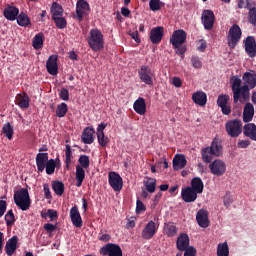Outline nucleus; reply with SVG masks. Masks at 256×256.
<instances>
[{"instance_id":"f257e3e1","label":"nucleus","mask_w":256,"mask_h":256,"mask_svg":"<svg viewBox=\"0 0 256 256\" xmlns=\"http://www.w3.org/2000/svg\"><path fill=\"white\" fill-rule=\"evenodd\" d=\"M200 153L204 163H211L215 157H221V155H223V145H221V140H219V138H214L211 145L203 147Z\"/></svg>"},{"instance_id":"f03ea898","label":"nucleus","mask_w":256,"mask_h":256,"mask_svg":"<svg viewBox=\"0 0 256 256\" xmlns=\"http://www.w3.org/2000/svg\"><path fill=\"white\" fill-rule=\"evenodd\" d=\"M232 93L234 103H246L251 99V92H249V86H241V79L235 77L232 83Z\"/></svg>"},{"instance_id":"7ed1b4c3","label":"nucleus","mask_w":256,"mask_h":256,"mask_svg":"<svg viewBox=\"0 0 256 256\" xmlns=\"http://www.w3.org/2000/svg\"><path fill=\"white\" fill-rule=\"evenodd\" d=\"M187 41V32L183 29L175 30L170 37V43L175 50L176 55L183 57L187 51V47L183 44Z\"/></svg>"},{"instance_id":"20e7f679","label":"nucleus","mask_w":256,"mask_h":256,"mask_svg":"<svg viewBox=\"0 0 256 256\" xmlns=\"http://www.w3.org/2000/svg\"><path fill=\"white\" fill-rule=\"evenodd\" d=\"M14 203L21 211H29L31 207V197L29 196V190L21 188L14 192Z\"/></svg>"},{"instance_id":"39448f33","label":"nucleus","mask_w":256,"mask_h":256,"mask_svg":"<svg viewBox=\"0 0 256 256\" xmlns=\"http://www.w3.org/2000/svg\"><path fill=\"white\" fill-rule=\"evenodd\" d=\"M79 165L76 166V186L81 187L83 185V181H85V169H89V165L91 164L89 160V156L80 155L78 159Z\"/></svg>"},{"instance_id":"423d86ee","label":"nucleus","mask_w":256,"mask_h":256,"mask_svg":"<svg viewBox=\"0 0 256 256\" xmlns=\"http://www.w3.org/2000/svg\"><path fill=\"white\" fill-rule=\"evenodd\" d=\"M88 45L92 51H101L105 47V40L103 39V33L99 29L90 30L88 36Z\"/></svg>"},{"instance_id":"0eeeda50","label":"nucleus","mask_w":256,"mask_h":256,"mask_svg":"<svg viewBox=\"0 0 256 256\" xmlns=\"http://www.w3.org/2000/svg\"><path fill=\"white\" fill-rule=\"evenodd\" d=\"M225 128L229 137L237 138L243 133V122L238 119L230 120L226 122Z\"/></svg>"},{"instance_id":"6e6552de","label":"nucleus","mask_w":256,"mask_h":256,"mask_svg":"<svg viewBox=\"0 0 256 256\" xmlns=\"http://www.w3.org/2000/svg\"><path fill=\"white\" fill-rule=\"evenodd\" d=\"M241 35V27H239L237 24L232 25L229 29L227 37L228 47L235 49V47H237V43L241 41Z\"/></svg>"},{"instance_id":"1a4fd4ad","label":"nucleus","mask_w":256,"mask_h":256,"mask_svg":"<svg viewBox=\"0 0 256 256\" xmlns=\"http://www.w3.org/2000/svg\"><path fill=\"white\" fill-rule=\"evenodd\" d=\"M139 79L145 85H153V77H155V72L149 65H142L138 69Z\"/></svg>"},{"instance_id":"9d476101","label":"nucleus","mask_w":256,"mask_h":256,"mask_svg":"<svg viewBox=\"0 0 256 256\" xmlns=\"http://www.w3.org/2000/svg\"><path fill=\"white\" fill-rule=\"evenodd\" d=\"M100 254L104 256H123V250L120 245L108 243L100 249Z\"/></svg>"},{"instance_id":"9b49d317","label":"nucleus","mask_w":256,"mask_h":256,"mask_svg":"<svg viewBox=\"0 0 256 256\" xmlns=\"http://www.w3.org/2000/svg\"><path fill=\"white\" fill-rule=\"evenodd\" d=\"M209 169L212 175H215L216 177H223V175H225V171H227V164L222 160L217 159L210 162Z\"/></svg>"},{"instance_id":"f8f14e48","label":"nucleus","mask_w":256,"mask_h":256,"mask_svg":"<svg viewBox=\"0 0 256 256\" xmlns=\"http://www.w3.org/2000/svg\"><path fill=\"white\" fill-rule=\"evenodd\" d=\"M108 183L113 191H121L123 189V178L117 172H109Z\"/></svg>"},{"instance_id":"ddd939ff","label":"nucleus","mask_w":256,"mask_h":256,"mask_svg":"<svg viewBox=\"0 0 256 256\" xmlns=\"http://www.w3.org/2000/svg\"><path fill=\"white\" fill-rule=\"evenodd\" d=\"M202 23L204 25V28L207 31H211L213 29V25H215V14L213 13L212 10H204L202 12Z\"/></svg>"},{"instance_id":"4468645a","label":"nucleus","mask_w":256,"mask_h":256,"mask_svg":"<svg viewBox=\"0 0 256 256\" xmlns=\"http://www.w3.org/2000/svg\"><path fill=\"white\" fill-rule=\"evenodd\" d=\"M158 229L159 227H157V224H155L153 220H150L142 230V238L146 239V241H149V239H153Z\"/></svg>"},{"instance_id":"2eb2a0df","label":"nucleus","mask_w":256,"mask_h":256,"mask_svg":"<svg viewBox=\"0 0 256 256\" xmlns=\"http://www.w3.org/2000/svg\"><path fill=\"white\" fill-rule=\"evenodd\" d=\"M244 48H245V53L250 57L251 59L256 57V41L255 37L253 36H248L244 40Z\"/></svg>"},{"instance_id":"dca6fc26","label":"nucleus","mask_w":256,"mask_h":256,"mask_svg":"<svg viewBox=\"0 0 256 256\" xmlns=\"http://www.w3.org/2000/svg\"><path fill=\"white\" fill-rule=\"evenodd\" d=\"M89 3L85 0H78L76 3V17L78 21H83V17L89 14Z\"/></svg>"},{"instance_id":"f3484780","label":"nucleus","mask_w":256,"mask_h":256,"mask_svg":"<svg viewBox=\"0 0 256 256\" xmlns=\"http://www.w3.org/2000/svg\"><path fill=\"white\" fill-rule=\"evenodd\" d=\"M244 87H248L249 91L256 88V73L255 71L245 72L242 76Z\"/></svg>"},{"instance_id":"a211bd4d","label":"nucleus","mask_w":256,"mask_h":256,"mask_svg":"<svg viewBox=\"0 0 256 256\" xmlns=\"http://www.w3.org/2000/svg\"><path fill=\"white\" fill-rule=\"evenodd\" d=\"M164 33H165V30L161 26L153 28L150 31V41H151V43L153 45H159V42L162 41V39H163Z\"/></svg>"},{"instance_id":"6ab92c4d","label":"nucleus","mask_w":256,"mask_h":256,"mask_svg":"<svg viewBox=\"0 0 256 256\" xmlns=\"http://www.w3.org/2000/svg\"><path fill=\"white\" fill-rule=\"evenodd\" d=\"M70 219L74 227H83V219L81 218V213H79V208L77 206H73L70 209Z\"/></svg>"},{"instance_id":"aec40b11","label":"nucleus","mask_w":256,"mask_h":256,"mask_svg":"<svg viewBox=\"0 0 256 256\" xmlns=\"http://www.w3.org/2000/svg\"><path fill=\"white\" fill-rule=\"evenodd\" d=\"M196 221L200 227L207 229L209 227V212L204 209H200L196 215Z\"/></svg>"},{"instance_id":"412c9836","label":"nucleus","mask_w":256,"mask_h":256,"mask_svg":"<svg viewBox=\"0 0 256 256\" xmlns=\"http://www.w3.org/2000/svg\"><path fill=\"white\" fill-rule=\"evenodd\" d=\"M181 198L185 203H194V201H197V192L191 187H186L181 191Z\"/></svg>"},{"instance_id":"4be33fe9","label":"nucleus","mask_w":256,"mask_h":256,"mask_svg":"<svg viewBox=\"0 0 256 256\" xmlns=\"http://www.w3.org/2000/svg\"><path fill=\"white\" fill-rule=\"evenodd\" d=\"M46 69L49 75H57L59 73V67L57 66V56L51 55L49 56L46 62Z\"/></svg>"},{"instance_id":"5701e85b","label":"nucleus","mask_w":256,"mask_h":256,"mask_svg":"<svg viewBox=\"0 0 256 256\" xmlns=\"http://www.w3.org/2000/svg\"><path fill=\"white\" fill-rule=\"evenodd\" d=\"M3 15L7 21H15L19 15V8L7 5L3 11Z\"/></svg>"},{"instance_id":"b1692460","label":"nucleus","mask_w":256,"mask_h":256,"mask_svg":"<svg viewBox=\"0 0 256 256\" xmlns=\"http://www.w3.org/2000/svg\"><path fill=\"white\" fill-rule=\"evenodd\" d=\"M47 161H49L48 153H38L36 155V165H37L38 173H43V171H45V166L47 165Z\"/></svg>"},{"instance_id":"393cba45","label":"nucleus","mask_w":256,"mask_h":256,"mask_svg":"<svg viewBox=\"0 0 256 256\" xmlns=\"http://www.w3.org/2000/svg\"><path fill=\"white\" fill-rule=\"evenodd\" d=\"M189 243V235L182 233L177 238L176 247L178 251H187V248H189Z\"/></svg>"},{"instance_id":"a878e982","label":"nucleus","mask_w":256,"mask_h":256,"mask_svg":"<svg viewBox=\"0 0 256 256\" xmlns=\"http://www.w3.org/2000/svg\"><path fill=\"white\" fill-rule=\"evenodd\" d=\"M253 115H255V107L248 102L244 106L243 110V121L244 123H251L253 121Z\"/></svg>"},{"instance_id":"bb28decb","label":"nucleus","mask_w":256,"mask_h":256,"mask_svg":"<svg viewBox=\"0 0 256 256\" xmlns=\"http://www.w3.org/2000/svg\"><path fill=\"white\" fill-rule=\"evenodd\" d=\"M192 101L195 105L205 107L207 105V94L203 91H197L192 94Z\"/></svg>"},{"instance_id":"cd10ccee","label":"nucleus","mask_w":256,"mask_h":256,"mask_svg":"<svg viewBox=\"0 0 256 256\" xmlns=\"http://www.w3.org/2000/svg\"><path fill=\"white\" fill-rule=\"evenodd\" d=\"M244 137H248L251 141H256V125L255 123L245 124L243 127Z\"/></svg>"},{"instance_id":"c85d7f7f","label":"nucleus","mask_w":256,"mask_h":256,"mask_svg":"<svg viewBox=\"0 0 256 256\" xmlns=\"http://www.w3.org/2000/svg\"><path fill=\"white\" fill-rule=\"evenodd\" d=\"M133 109L138 115H145L147 113V104L145 98L139 97L133 104Z\"/></svg>"},{"instance_id":"c756f323","label":"nucleus","mask_w":256,"mask_h":256,"mask_svg":"<svg viewBox=\"0 0 256 256\" xmlns=\"http://www.w3.org/2000/svg\"><path fill=\"white\" fill-rule=\"evenodd\" d=\"M187 165V158H185V155L178 154L173 158V169L174 171H179L181 169H184V167Z\"/></svg>"},{"instance_id":"7c9ffc66","label":"nucleus","mask_w":256,"mask_h":256,"mask_svg":"<svg viewBox=\"0 0 256 256\" xmlns=\"http://www.w3.org/2000/svg\"><path fill=\"white\" fill-rule=\"evenodd\" d=\"M31 100L29 99V95L27 93H19L16 95V105L20 107V109H29V102Z\"/></svg>"},{"instance_id":"2f4dec72","label":"nucleus","mask_w":256,"mask_h":256,"mask_svg":"<svg viewBox=\"0 0 256 256\" xmlns=\"http://www.w3.org/2000/svg\"><path fill=\"white\" fill-rule=\"evenodd\" d=\"M19 238L17 236H13L6 242L5 251L8 256H13V253L17 251V242Z\"/></svg>"},{"instance_id":"473e14b6","label":"nucleus","mask_w":256,"mask_h":256,"mask_svg":"<svg viewBox=\"0 0 256 256\" xmlns=\"http://www.w3.org/2000/svg\"><path fill=\"white\" fill-rule=\"evenodd\" d=\"M93 135H95V129L91 127H87L82 132V142L85 143V145H91L93 143Z\"/></svg>"},{"instance_id":"72a5a7b5","label":"nucleus","mask_w":256,"mask_h":256,"mask_svg":"<svg viewBox=\"0 0 256 256\" xmlns=\"http://www.w3.org/2000/svg\"><path fill=\"white\" fill-rule=\"evenodd\" d=\"M16 21L20 27H29V25H31V18L24 12L18 14Z\"/></svg>"},{"instance_id":"f704fd0d","label":"nucleus","mask_w":256,"mask_h":256,"mask_svg":"<svg viewBox=\"0 0 256 256\" xmlns=\"http://www.w3.org/2000/svg\"><path fill=\"white\" fill-rule=\"evenodd\" d=\"M203 180L199 177H195L191 180V189H193L196 193H203L204 189Z\"/></svg>"},{"instance_id":"c9c22d12","label":"nucleus","mask_w":256,"mask_h":256,"mask_svg":"<svg viewBox=\"0 0 256 256\" xmlns=\"http://www.w3.org/2000/svg\"><path fill=\"white\" fill-rule=\"evenodd\" d=\"M51 15L52 19H55L57 17H63V7H61L59 3L53 2L51 6Z\"/></svg>"},{"instance_id":"e433bc0d","label":"nucleus","mask_w":256,"mask_h":256,"mask_svg":"<svg viewBox=\"0 0 256 256\" xmlns=\"http://www.w3.org/2000/svg\"><path fill=\"white\" fill-rule=\"evenodd\" d=\"M52 189L54 193L58 195V197H61V195L65 193V184H63V182L61 181L56 180L52 183Z\"/></svg>"},{"instance_id":"4c0bfd02","label":"nucleus","mask_w":256,"mask_h":256,"mask_svg":"<svg viewBox=\"0 0 256 256\" xmlns=\"http://www.w3.org/2000/svg\"><path fill=\"white\" fill-rule=\"evenodd\" d=\"M164 233L167 237H175V235H177V226L173 223L165 224Z\"/></svg>"},{"instance_id":"58836bf2","label":"nucleus","mask_w":256,"mask_h":256,"mask_svg":"<svg viewBox=\"0 0 256 256\" xmlns=\"http://www.w3.org/2000/svg\"><path fill=\"white\" fill-rule=\"evenodd\" d=\"M32 47L36 50L43 49V33H38L34 36Z\"/></svg>"},{"instance_id":"ea45409f","label":"nucleus","mask_w":256,"mask_h":256,"mask_svg":"<svg viewBox=\"0 0 256 256\" xmlns=\"http://www.w3.org/2000/svg\"><path fill=\"white\" fill-rule=\"evenodd\" d=\"M67 111H69V107L67 106V103L62 102L61 104H58L56 108V117H59V118L65 117V115H67Z\"/></svg>"},{"instance_id":"a19ab883","label":"nucleus","mask_w":256,"mask_h":256,"mask_svg":"<svg viewBox=\"0 0 256 256\" xmlns=\"http://www.w3.org/2000/svg\"><path fill=\"white\" fill-rule=\"evenodd\" d=\"M144 185L148 193H155V187H157V179L147 178V181H144Z\"/></svg>"},{"instance_id":"79ce46f5","label":"nucleus","mask_w":256,"mask_h":256,"mask_svg":"<svg viewBox=\"0 0 256 256\" xmlns=\"http://www.w3.org/2000/svg\"><path fill=\"white\" fill-rule=\"evenodd\" d=\"M66 150H65V169H69V167H71V163H72V155L73 152L71 150V146L66 144Z\"/></svg>"},{"instance_id":"37998d69","label":"nucleus","mask_w":256,"mask_h":256,"mask_svg":"<svg viewBox=\"0 0 256 256\" xmlns=\"http://www.w3.org/2000/svg\"><path fill=\"white\" fill-rule=\"evenodd\" d=\"M217 256H229V245L227 242L218 244Z\"/></svg>"},{"instance_id":"c03bdc74","label":"nucleus","mask_w":256,"mask_h":256,"mask_svg":"<svg viewBox=\"0 0 256 256\" xmlns=\"http://www.w3.org/2000/svg\"><path fill=\"white\" fill-rule=\"evenodd\" d=\"M2 133H4L5 137H7V139L11 140L13 139V126H11V123H5L2 127Z\"/></svg>"},{"instance_id":"a18cd8bd","label":"nucleus","mask_w":256,"mask_h":256,"mask_svg":"<svg viewBox=\"0 0 256 256\" xmlns=\"http://www.w3.org/2000/svg\"><path fill=\"white\" fill-rule=\"evenodd\" d=\"M52 21H54L56 27L58 29H66L67 28V19L63 16H58L56 18H52Z\"/></svg>"},{"instance_id":"49530a36","label":"nucleus","mask_w":256,"mask_h":256,"mask_svg":"<svg viewBox=\"0 0 256 256\" xmlns=\"http://www.w3.org/2000/svg\"><path fill=\"white\" fill-rule=\"evenodd\" d=\"M56 167H57V163L55 162L54 159L48 160L45 166L47 175H53V173H55Z\"/></svg>"},{"instance_id":"de8ad7c7","label":"nucleus","mask_w":256,"mask_h":256,"mask_svg":"<svg viewBox=\"0 0 256 256\" xmlns=\"http://www.w3.org/2000/svg\"><path fill=\"white\" fill-rule=\"evenodd\" d=\"M4 219H5L7 227H13V225H15V214H13V210H9L5 214Z\"/></svg>"},{"instance_id":"09e8293b","label":"nucleus","mask_w":256,"mask_h":256,"mask_svg":"<svg viewBox=\"0 0 256 256\" xmlns=\"http://www.w3.org/2000/svg\"><path fill=\"white\" fill-rule=\"evenodd\" d=\"M97 139L100 147H103L105 149V147H107V144L109 143V137L105 136V133L97 134Z\"/></svg>"},{"instance_id":"8fccbe9b","label":"nucleus","mask_w":256,"mask_h":256,"mask_svg":"<svg viewBox=\"0 0 256 256\" xmlns=\"http://www.w3.org/2000/svg\"><path fill=\"white\" fill-rule=\"evenodd\" d=\"M227 103H229V95L221 94L218 96V99H217L218 107H223V106L227 105Z\"/></svg>"},{"instance_id":"3c124183","label":"nucleus","mask_w":256,"mask_h":256,"mask_svg":"<svg viewBox=\"0 0 256 256\" xmlns=\"http://www.w3.org/2000/svg\"><path fill=\"white\" fill-rule=\"evenodd\" d=\"M223 203L224 207H226V209H229L231 203H233V195H231V192H226V194L224 195Z\"/></svg>"},{"instance_id":"603ef678","label":"nucleus","mask_w":256,"mask_h":256,"mask_svg":"<svg viewBox=\"0 0 256 256\" xmlns=\"http://www.w3.org/2000/svg\"><path fill=\"white\" fill-rule=\"evenodd\" d=\"M191 63L194 69H201V67H203V62H201L199 56H192Z\"/></svg>"},{"instance_id":"864d4df0","label":"nucleus","mask_w":256,"mask_h":256,"mask_svg":"<svg viewBox=\"0 0 256 256\" xmlns=\"http://www.w3.org/2000/svg\"><path fill=\"white\" fill-rule=\"evenodd\" d=\"M149 7H150V11H159V9H161V1L150 0Z\"/></svg>"},{"instance_id":"5fc2aeb1","label":"nucleus","mask_w":256,"mask_h":256,"mask_svg":"<svg viewBox=\"0 0 256 256\" xmlns=\"http://www.w3.org/2000/svg\"><path fill=\"white\" fill-rule=\"evenodd\" d=\"M144 211H147V207H145V204H143V202L140 199H138L136 201V213H144Z\"/></svg>"},{"instance_id":"6e6d98bb","label":"nucleus","mask_w":256,"mask_h":256,"mask_svg":"<svg viewBox=\"0 0 256 256\" xmlns=\"http://www.w3.org/2000/svg\"><path fill=\"white\" fill-rule=\"evenodd\" d=\"M59 97L62 101H69V90H67V88H62L60 90Z\"/></svg>"},{"instance_id":"4d7b16f0","label":"nucleus","mask_w":256,"mask_h":256,"mask_svg":"<svg viewBox=\"0 0 256 256\" xmlns=\"http://www.w3.org/2000/svg\"><path fill=\"white\" fill-rule=\"evenodd\" d=\"M197 255V249H195L193 246H188L186 250H184V256H195Z\"/></svg>"},{"instance_id":"13d9d810","label":"nucleus","mask_w":256,"mask_h":256,"mask_svg":"<svg viewBox=\"0 0 256 256\" xmlns=\"http://www.w3.org/2000/svg\"><path fill=\"white\" fill-rule=\"evenodd\" d=\"M251 145V141L249 140H239L237 143L238 149H247Z\"/></svg>"},{"instance_id":"bf43d9fd","label":"nucleus","mask_w":256,"mask_h":256,"mask_svg":"<svg viewBox=\"0 0 256 256\" xmlns=\"http://www.w3.org/2000/svg\"><path fill=\"white\" fill-rule=\"evenodd\" d=\"M46 215L50 218V221H55L58 217L57 210L53 209H48Z\"/></svg>"},{"instance_id":"052dcab7","label":"nucleus","mask_w":256,"mask_h":256,"mask_svg":"<svg viewBox=\"0 0 256 256\" xmlns=\"http://www.w3.org/2000/svg\"><path fill=\"white\" fill-rule=\"evenodd\" d=\"M44 229L47 231V233H53V231H57V225L46 223L44 225Z\"/></svg>"},{"instance_id":"680f3d73","label":"nucleus","mask_w":256,"mask_h":256,"mask_svg":"<svg viewBox=\"0 0 256 256\" xmlns=\"http://www.w3.org/2000/svg\"><path fill=\"white\" fill-rule=\"evenodd\" d=\"M5 211H7V201L0 200V217L5 215Z\"/></svg>"},{"instance_id":"e2e57ef3","label":"nucleus","mask_w":256,"mask_h":256,"mask_svg":"<svg viewBox=\"0 0 256 256\" xmlns=\"http://www.w3.org/2000/svg\"><path fill=\"white\" fill-rule=\"evenodd\" d=\"M172 85H174V87L180 88L183 86V80H181L179 77H173Z\"/></svg>"},{"instance_id":"0e129e2a","label":"nucleus","mask_w":256,"mask_h":256,"mask_svg":"<svg viewBox=\"0 0 256 256\" xmlns=\"http://www.w3.org/2000/svg\"><path fill=\"white\" fill-rule=\"evenodd\" d=\"M43 189H44V195L46 199H51L52 196H51V189L49 188V184H44Z\"/></svg>"},{"instance_id":"69168bd1","label":"nucleus","mask_w":256,"mask_h":256,"mask_svg":"<svg viewBox=\"0 0 256 256\" xmlns=\"http://www.w3.org/2000/svg\"><path fill=\"white\" fill-rule=\"evenodd\" d=\"M249 22L252 23V25L256 26V9H252L250 11V19Z\"/></svg>"},{"instance_id":"338daca9","label":"nucleus","mask_w":256,"mask_h":256,"mask_svg":"<svg viewBox=\"0 0 256 256\" xmlns=\"http://www.w3.org/2000/svg\"><path fill=\"white\" fill-rule=\"evenodd\" d=\"M199 46L198 51H201L202 53L205 52V49H207V42L203 39L199 40Z\"/></svg>"},{"instance_id":"774afa93","label":"nucleus","mask_w":256,"mask_h":256,"mask_svg":"<svg viewBox=\"0 0 256 256\" xmlns=\"http://www.w3.org/2000/svg\"><path fill=\"white\" fill-rule=\"evenodd\" d=\"M223 115H230L231 114V107L229 105L220 106Z\"/></svg>"}]
</instances>
